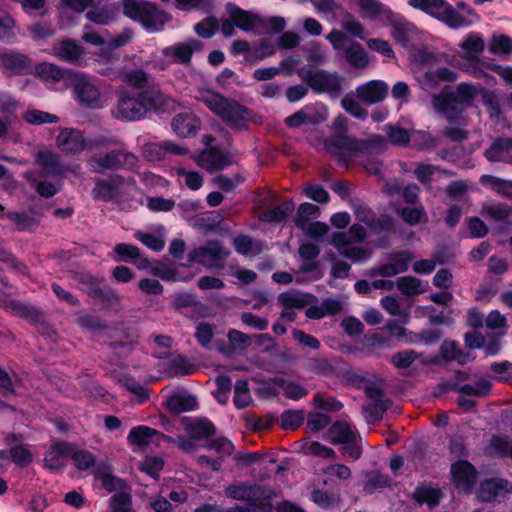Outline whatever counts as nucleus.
I'll list each match as a JSON object with an SVG mask.
<instances>
[{"label":"nucleus","mask_w":512,"mask_h":512,"mask_svg":"<svg viewBox=\"0 0 512 512\" xmlns=\"http://www.w3.org/2000/svg\"><path fill=\"white\" fill-rule=\"evenodd\" d=\"M492 384L489 380L485 378H480L472 384H464L459 385L458 393L467 395V396H475V397H486L491 393Z\"/></svg>","instance_id":"obj_46"},{"label":"nucleus","mask_w":512,"mask_h":512,"mask_svg":"<svg viewBox=\"0 0 512 512\" xmlns=\"http://www.w3.org/2000/svg\"><path fill=\"white\" fill-rule=\"evenodd\" d=\"M23 119L33 125H41L45 123H57L59 121L58 116L49 112L31 109L24 113Z\"/></svg>","instance_id":"obj_59"},{"label":"nucleus","mask_w":512,"mask_h":512,"mask_svg":"<svg viewBox=\"0 0 512 512\" xmlns=\"http://www.w3.org/2000/svg\"><path fill=\"white\" fill-rule=\"evenodd\" d=\"M253 115V110L230 99L221 119L232 129L244 131L248 129V123L252 120Z\"/></svg>","instance_id":"obj_13"},{"label":"nucleus","mask_w":512,"mask_h":512,"mask_svg":"<svg viewBox=\"0 0 512 512\" xmlns=\"http://www.w3.org/2000/svg\"><path fill=\"white\" fill-rule=\"evenodd\" d=\"M368 228L374 234H380L382 232L394 234L397 232V223L389 214H381L380 216L375 214Z\"/></svg>","instance_id":"obj_44"},{"label":"nucleus","mask_w":512,"mask_h":512,"mask_svg":"<svg viewBox=\"0 0 512 512\" xmlns=\"http://www.w3.org/2000/svg\"><path fill=\"white\" fill-rule=\"evenodd\" d=\"M57 146L66 154H77L84 151L87 142L83 133L74 128H64L56 138Z\"/></svg>","instance_id":"obj_16"},{"label":"nucleus","mask_w":512,"mask_h":512,"mask_svg":"<svg viewBox=\"0 0 512 512\" xmlns=\"http://www.w3.org/2000/svg\"><path fill=\"white\" fill-rule=\"evenodd\" d=\"M319 207L315 204L304 202L299 205L294 219L296 227L305 230L307 222L319 214Z\"/></svg>","instance_id":"obj_48"},{"label":"nucleus","mask_w":512,"mask_h":512,"mask_svg":"<svg viewBox=\"0 0 512 512\" xmlns=\"http://www.w3.org/2000/svg\"><path fill=\"white\" fill-rule=\"evenodd\" d=\"M295 206L291 199L284 200L275 207L264 211L259 219L269 224H279L285 221L294 211Z\"/></svg>","instance_id":"obj_29"},{"label":"nucleus","mask_w":512,"mask_h":512,"mask_svg":"<svg viewBox=\"0 0 512 512\" xmlns=\"http://www.w3.org/2000/svg\"><path fill=\"white\" fill-rule=\"evenodd\" d=\"M228 341L231 345L233 354L243 352L252 345L253 338L240 330L230 329L227 334Z\"/></svg>","instance_id":"obj_55"},{"label":"nucleus","mask_w":512,"mask_h":512,"mask_svg":"<svg viewBox=\"0 0 512 512\" xmlns=\"http://www.w3.org/2000/svg\"><path fill=\"white\" fill-rule=\"evenodd\" d=\"M156 437L157 441L166 436L158 430L145 425H138L133 427L127 436L130 444L138 447H146L153 443V438Z\"/></svg>","instance_id":"obj_27"},{"label":"nucleus","mask_w":512,"mask_h":512,"mask_svg":"<svg viewBox=\"0 0 512 512\" xmlns=\"http://www.w3.org/2000/svg\"><path fill=\"white\" fill-rule=\"evenodd\" d=\"M345 58L351 66L358 69L365 68L369 65L368 55L358 42H353L346 48Z\"/></svg>","instance_id":"obj_41"},{"label":"nucleus","mask_w":512,"mask_h":512,"mask_svg":"<svg viewBox=\"0 0 512 512\" xmlns=\"http://www.w3.org/2000/svg\"><path fill=\"white\" fill-rule=\"evenodd\" d=\"M203 43L196 39H190L187 42H180L164 49L166 56H172L177 63H190L194 52L200 51Z\"/></svg>","instance_id":"obj_22"},{"label":"nucleus","mask_w":512,"mask_h":512,"mask_svg":"<svg viewBox=\"0 0 512 512\" xmlns=\"http://www.w3.org/2000/svg\"><path fill=\"white\" fill-rule=\"evenodd\" d=\"M75 444L65 440H52L49 449L44 455V467L52 472L62 471L70 459Z\"/></svg>","instance_id":"obj_11"},{"label":"nucleus","mask_w":512,"mask_h":512,"mask_svg":"<svg viewBox=\"0 0 512 512\" xmlns=\"http://www.w3.org/2000/svg\"><path fill=\"white\" fill-rule=\"evenodd\" d=\"M226 11L228 12L229 17L235 21L236 27L240 30L249 32L266 27V21L264 18L239 7L235 3H227Z\"/></svg>","instance_id":"obj_14"},{"label":"nucleus","mask_w":512,"mask_h":512,"mask_svg":"<svg viewBox=\"0 0 512 512\" xmlns=\"http://www.w3.org/2000/svg\"><path fill=\"white\" fill-rule=\"evenodd\" d=\"M227 498L246 501L249 506L258 508L260 512H273L271 502L274 492L271 488L256 483L241 482L230 484L224 489Z\"/></svg>","instance_id":"obj_4"},{"label":"nucleus","mask_w":512,"mask_h":512,"mask_svg":"<svg viewBox=\"0 0 512 512\" xmlns=\"http://www.w3.org/2000/svg\"><path fill=\"white\" fill-rule=\"evenodd\" d=\"M93 161L97 166L96 171L103 172L104 170H132L136 167L138 158L132 152L115 149L102 157L93 158Z\"/></svg>","instance_id":"obj_8"},{"label":"nucleus","mask_w":512,"mask_h":512,"mask_svg":"<svg viewBox=\"0 0 512 512\" xmlns=\"http://www.w3.org/2000/svg\"><path fill=\"white\" fill-rule=\"evenodd\" d=\"M123 14L134 22L140 23L146 30H162L169 21V15L156 4L147 0H123Z\"/></svg>","instance_id":"obj_3"},{"label":"nucleus","mask_w":512,"mask_h":512,"mask_svg":"<svg viewBox=\"0 0 512 512\" xmlns=\"http://www.w3.org/2000/svg\"><path fill=\"white\" fill-rule=\"evenodd\" d=\"M359 8L367 17L371 19L381 17L384 23L390 17H394V11L379 0H359Z\"/></svg>","instance_id":"obj_34"},{"label":"nucleus","mask_w":512,"mask_h":512,"mask_svg":"<svg viewBox=\"0 0 512 512\" xmlns=\"http://www.w3.org/2000/svg\"><path fill=\"white\" fill-rule=\"evenodd\" d=\"M490 446L500 458L512 457V440L503 435H493Z\"/></svg>","instance_id":"obj_60"},{"label":"nucleus","mask_w":512,"mask_h":512,"mask_svg":"<svg viewBox=\"0 0 512 512\" xmlns=\"http://www.w3.org/2000/svg\"><path fill=\"white\" fill-rule=\"evenodd\" d=\"M8 306L16 315L27 319L31 324H38L43 320V313L33 305L18 300H10Z\"/></svg>","instance_id":"obj_40"},{"label":"nucleus","mask_w":512,"mask_h":512,"mask_svg":"<svg viewBox=\"0 0 512 512\" xmlns=\"http://www.w3.org/2000/svg\"><path fill=\"white\" fill-rule=\"evenodd\" d=\"M70 459H72L74 466L81 471L90 469L96 463V457L92 452L85 449H76V447L72 448Z\"/></svg>","instance_id":"obj_51"},{"label":"nucleus","mask_w":512,"mask_h":512,"mask_svg":"<svg viewBox=\"0 0 512 512\" xmlns=\"http://www.w3.org/2000/svg\"><path fill=\"white\" fill-rule=\"evenodd\" d=\"M197 300V296L191 292H180L174 296L172 306L174 310L185 317L190 308L194 305Z\"/></svg>","instance_id":"obj_61"},{"label":"nucleus","mask_w":512,"mask_h":512,"mask_svg":"<svg viewBox=\"0 0 512 512\" xmlns=\"http://www.w3.org/2000/svg\"><path fill=\"white\" fill-rule=\"evenodd\" d=\"M401 219L410 226L418 225L421 222H427L428 217L422 204L419 206H406L399 210Z\"/></svg>","instance_id":"obj_45"},{"label":"nucleus","mask_w":512,"mask_h":512,"mask_svg":"<svg viewBox=\"0 0 512 512\" xmlns=\"http://www.w3.org/2000/svg\"><path fill=\"white\" fill-rule=\"evenodd\" d=\"M92 300L98 304L102 310H117L121 304V296L107 283H104Z\"/></svg>","instance_id":"obj_30"},{"label":"nucleus","mask_w":512,"mask_h":512,"mask_svg":"<svg viewBox=\"0 0 512 512\" xmlns=\"http://www.w3.org/2000/svg\"><path fill=\"white\" fill-rule=\"evenodd\" d=\"M235 251L243 256L250 254L259 255L263 251V242L253 240L249 235L239 234L233 239Z\"/></svg>","instance_id":"obj_37"},{"label":"nucleus","mask_w":512,"mask_h":512,"mask_svg":"<svg viewBox=\"0 0 512 512\" xmlns=\"http://www.w3.org/2000/svg\"><path fill=\"white\" fill-rule=\"evenodd\" d=\"M304 420V410H285L280 416L281 428L294 431L304 423Z\"/></svg>","instance_id":"obj_49"},{"label":"nucleus","mask_w":512,"mask_h":512,"mask_svg":"<svg viewBox=\"0 0 512 512\" xmlns=\"http://www.w3.org/2000/svg\"><path fill=\"white\" fill-rule=\"evenodd\" d=\"M231 251L225 248L221 241L214 239L208 240L205 245L196 247L188 253L187 264L189 267L194 263L208 268H222Z\"/></svg>","instance_id":"obj_5"},{"label":"nucleus","mask_w":512,"mask_h":512,"mask_svg":"<svg viewBox=\"0 0 512 512\" xmlns=\"http://www.w3.org/2000/svg\"><path fill=\"white\" fill-rule=\"evenodd\" d=\"M202 155L204 161L213 170H223L233 164L230 153L223 151L218 146L209 148Z\"/></svg>","instance_id":"obj_36"},{"label":"nucleus","mask_w":512,"mask_h":512,"mask_svg":"<svg viewBox=\"0 0 512 512\" xmlns=\"http://www.w3.org/2000/svg\"><path fill=\"white\" fill-rule=\"evenodd\" d=\"M5 216L11 220L20 231L30 230L32 227L37 225V222L33 216H30L27 212H14L8 211L4 214H0V217Z\"/></svg>","instance_id":"obj_56"},{"label":"nucleus","mask_w":512,"mask_h":512,"mask_svg":"<svg viewBox=\"0 0 512 512\" xmlns=\"http://www.w3.org/2000/svg\"><path fill=\"white\" fill-rule=\"evenodd\" d=\"M398 290L407 297L420 295L424 292L421 288V281L414 276H403L397 280Z\"/></svg>","instance_id":"obj_54"},{"label":"nucleus","mask_w":512,"mask_h":512,"mask_svg":"<svg viewBox=\"0 0 512 512\" xmlns=\"http://www.w3.org/2000/svg\"><path fill=\"white\" fill-rule=\"evenodd\" d=\"M53 50L60 60L70 64H77L84 53L83 47L71 39L62 40Z\"/></svg>","instance_id":"obj_26"},{"label":"nucleus","mask_w":512,"mask_h":512,"mask_svg":"<svg viewBox=\"0 0 512 512\" xmlns=\"http://www.w3.org/2000/svg\"><path fill=\"white\" fill-rule=\"evenodd\" d=\"M169 368L175 376H189L196 372L194 364L190 363L187 358L181 354L169 361Z\"/></svg>","instance_id":"obj_58"},{"label":"nucleus","mask_w":512,"mask_h":512,"mask_svg":"<svg viewBox=\"0 0 512 512\" xmlns=\"http://www.w3.org/2000/svg\"><path fill=\"white\" fill-rule=\"evenodd\" d=\"M279 303L285 309H303L312 302H317V297L313 294H305L303 297L292 295L288 292H283L278 296Z\"/></svg>","instance_id":"obj_42"},{"label":"nucleus","mask_w":512,"mask_h":512,"mask_svg":"<svg viewBox=\"0 0 512 512\" xmlns=\"http://www.w3.org/2000/svg\"><path fill=\"white\" fill-rule=\"evenodd\" d=\"M303 79L314 92L327 93L333 98L342 95L343 85L346 81V78L338 72H329L323 69L308 70Z\"/></svg>","instance_id":"obj_6"},{"label":"nucleus","mask_w":512,"mask_h":512,"mask_svg":"<svg viewBox=\"0 0 512 512\" xmlns=\"http://www.w3.org/2000/svg\"><path fill=\"white\" fill-rule=\"evenodd\" d=\"M218 28V20L213 16H208L194 25V31L204 39L213 37Z\"/></svg>","instance_id":"obj_63"},{"label":"nucleus","mask_w":512,"mask_h":512,"mask_svg":"<svg viewBox=\"0 0 512 512\" xmlns=\"http://www.w3.org/2000/svg\"><path fill=\"white\" fill-rule=\"evenodd\" d=\"M365 478L363 489L368 494H372L379 489L391 488L393 484V480L388 474L376 470L366 472Z\"/></svg>","instance_id":"obj_38"},{"label":"nucleus","mask_w":512,"mask_h":512,"mask_svg":"<svg viewBox=\"0 0 512 512\" xmlns=\"http://www.w3.org/2000/svg\"><path fill=\"white\" fill-rule=\"evenodd\" d=\"M76 98L82 106L90 109L101 107V94L99 89L89 81L78 80L74 85Z\"/></svg>","instance_id":"obj_20"},{"label":"nucleus","mask_w":512,"mask_h":512,"mask_svg":"<svg viewBox=\"0 0 512 512\" xmlns=\"http://www.w3.org/2000/svg\"><path fill=\"white\" fill-rule=\"evenodd\" d=\"M303 109L308 125H319L327 119L328 109L324 104L320 102L306 104Z\"/></svg>","instance_id":"obj_47"},{"label":"nucleus","mask_w":512,"mask_h":512,"mask_svg":"<svg viewBox=\"0 0 512 512\" xmlns=\"http://www.w3.org/2000/svg\"><path fill=\"white\" fill-rule=\"evenodd\" d=\"M451 475L456 488L468 491L474 486L478 472L469 461L458 460L451 466Z\"/></svg>","instance_id":"obj_15"},{"label":"nucleus","mask_w":512,"mask_h":512,"mask_svg":"<svg viewBox=\"0 0 512 512\" xmlns=\"http://www.w3.org/2000/svg\"><path fill=\"white\" fill-rule=\"evenodd\" d=\"M365 395L372 401V407L369 410L370 416L374 420H381L384 413L391 407L392 400L385 398V391L375 384L367 385L364 389Z\"/></svg>","instance_id":"obj_19"},{"label":"nucleus","mask_w":512,"mask_h":512,"mask_svg":"<svg viewBox=\"0 0 512 512\" xmlns=\"http://www.w3.org/2000/svg\"><path fill=\"white\" fill-rule=\"evenodd\" d=\"M121 383L129 392L137 396L138 402L140 404L145 403L149 399L148 390L142 386L134 377L125 376L121 380Z\"/></svg>","instance_id":"obj_64"},{"label":"nucleus","mask_w":512,"mask_h":512,"mask_svg":"<svg viewBox=\"0 0 512 512\" xmlns=\"http://www.w3.org/2000/svg\"><path fill=\"white\" fill-rule=\"evenodd\" d=\"M385 25L391 27V35L401 47L406 50L413 47L414 38L418 35V28L414 23L394 12V17H390Z\"/></svg>","instance_id":"obj_10"},{"label":"nucleus","mask_w":512,"mask_h":512,"mask_svg":"<svg viewBox=\"0 0 512 512\" xmlns=\"http://www.w3.org/2000/svg\"><path fill=\"white\" fill-rule=\"evenodd\" d=\"M433 103L437 111L442 113L450 122L458 120L465 112V106L455 104L441 93L434 97Z\"/></svg>","instance_id":"obj_35"},{"label":"nucleus","mask_w":512,"mask_h":512,"mask_svg":"<svg viewBox=\"0 0 512 512\" xmlns=\"http://www.w3.org/2000/svg\"><path fill=\"white\" fill-rule=\"evenodd\" d=\"M9 456L11 461L21 468L27 467L33 461L31 451L23 444L11 446Z\"/></svg>","instance_id":"obj_57"},{"label":"nucleus","mask_w":512,"mask_h":512,"mask_svg":"<svg viewBox=\"0 0 512 512\" xmlns=\"http://www.w3.org/2000/svg\"><path fill=\"white\" fill-rule=\"evenodd\" d=\"M94 476L96 480L101 482L102 487L110 493H116L127 487L125 480L111 474L108 470H97Z\"/></svg>","instance_id":"obj_43"},{"label":"nucleus","mask_w":512,"mask_h":512,"mask_svg":"<svg viewBox=\"0 0 512 512\" xmlns=\"http://www.w3.org/2000/svg\"><path fill=\"white\" fill-rule=\"evenodd\" d=\"M186 430L191 439L200 441L209 439L216 434V426L208 418H198L186 426Z\"/></svg>","instance_id":"obj_31"},{"label":"nucleus","mask_w":512,"mask_h":512,"mask_svg":"<svg viewBox=\"0 0 512 512\" xmlns=\"http://www.w3.org/2000/svg\"><path fill=\"white\" fill-rule=\"evenodd\" d=\"M161 104V94L154 90H144L136 96L122 95L117 104L116 118L137 121L150 110H157Z\"/></svg>","instance_id":"obj_2"},{"label":"nucleus","mask_w":512,"mask_h":512,"mask_svg":"<svg viewBox=\"0 0 512 512\" xmlns=\"http://www.w3.org/2000/svg\"><path fill=\"white\" fill-rule=\"evenodd\" d=\"M482 103L487 108V111L491 118H498L502 111L500 106L499 97L494 91L481 89Z\"/></svg>","instance_id":"obj_62"},{"label":"nucleus","mask_w":512,"mask_h":512,"mask_svg":"<svg viewBox=\"0 0 512 512\" xmlns=\"http://www.w3.org/2000/svg\"><path fill=\"white\" fill-rule=\"evenodd\" d=\"M512 151V137H497L493 140L484 156L489 162H502Z\"/></svg>","instance_id":"obj_33"},{"label":"nucleus","mask_w":512,"mask_h":512,"mask_svg":"<svg viewBox=\"0 0 512 512\" xmlns=\"http://www.w3.org/2000/svg\"><path fill=\"white\" fill-rule=\"evenodd\" d=\"M444 494L438 487L431 484L420 483L412 492V499L418 504H427L429 508L436 507Z\"/></svg>","instance_id":"obj_25"},{"label":"nucleus","mask_w":512,"mask_h":512,"mask_svg":"<svg viewBox=\"0 0 512 512\" xmlns=\"http://www.w3.org/2000/svg\"><path fill=\"white\" fill-rule=\"evenodd\" d=\"M35 160L47 175L58 176L63 173L61 163L52 151H38Z\"/></svg>","instance_id":"obj_39"},{"label":"nucleus","mask_w":512,"mask_h":512,"mask_svg":"<svg viewBox=\"0 0 512 512\" xmlns=\"http://www.w3.org/2000/svg\"><path fill=\"white\" fill-rule=\"evenodd\" d=\"M38 76L46 81L58 82L65 76L66 71L55 64L42 62L35 67Z\"/></svg>","instance_id":"obj_53"},{"label":"nucleus","mask_w":512,"mask_h":512,"mask_svg":"<svg viewBox=\"0 0 512 512\" xmlns=\"http://www.w3.org/2000/svg\"><path fill=\"white\" fill-rule=\"evenodd\" d=\"M0 65L3 73L11 76H25L32 72L33 61L26 54L9 51L0 53Z\"/></svg>","instance_id":"obj_12"},{"label":"nucleus","mask_w":512,"mask_h":512,"mask_svg":"<svg viewBox=\"0 0 512 512\" xmlns=\"http://www.w3.org/2000/svg\"><path fill=\"white\" fill-rule=\"evenodd\" d=\"M215 325L211 324L209 322H199L195 326V333L194 337L197 341V343L205 349H208L210 347V344L213 340L214 334H215Z\"/></svg>","instance_id":"obj_52"},{"label":"nucleus","mask_w":512,"mask_h":512,"mask_svg":"<svg viewBox=\"0 0 512 512\" xmlns=\"http://www.w3.org/2000/svg\"><path fill=\"white\" fill-rule=\"evenodd\" d=\"M330 442L334 445L345 444L357 440L358 433L353 431L345 421H336L328 429Z\"/></svg>","instance_id":"obj_32"},{"label":"nucleus","mask_w":512,"mask_h":512,"mask_svg":"<svg viewBox=\"0 0 512 512\" xmlns=\"http://www.w3.org/2000/svg\"><path fill=\"white\" fill-rule=\"evenodd\" d=\"M512 492V485L503 478H490L484 480L479 487L478 497L485 502L494 501L499 496Z\"/></svg>","instance_id":"obj_18"},{"label":"nucleus","mask_w":512,"mask_h":512,"mask_svg":"<svg viewBox=\"0 0 512 512\" xmlns=\"http://www.w3.org/2000/svg\"><path fill=\"white\" fill-rule=\"evenodd\" d=\"M407 3L453 30L468 28L473 24L472 20L459 13L447 0H408Z\"/></svg>","instance_id":"obj_1"},{"label":"nucleus","mask_w":512,"mask_h":512,"mask_svg":"<svg viewBox=\"0 0 512 512\" xmlns=\"http://www.w3.org/2000/svg\"><path fill=\"white\" fill-rule=\"evenodd\" d=\"M166 408L171 414L179 415L196 410L198 401L195 395L174 393L167 398Z\"/></svg>","instance_id":"obj_24"},{"label":"nucleus","mask_w":512,"mask_h":512,"mask_svg":"<svg viewBox=\"0 0 512 512\" xmlns=\"http://www.w3.org/2000/svg\"><path fill=\"white\" fill-rule=\"evenodd\" d=\"M440 93L444 94V96H446L455 104L465 106L466 108L472 106V102L477 94V91L474 85L467 82H461L456 86L454 91L443 90Z\"/></svg>","instance_id":"obj_28"},{"label":"nucleus","mask_w":512,"mask_h":512,"mask_svg":"<svg viewBox=\"0 0 512 512\" xmlns=\"http://www.w3.org/2000/svg\"><path fill=\"white\" fill-rule=\"evenodd\" d=\"M388 263L379 267L372 268L368 275L370 277H393L400 273H404L409 269L411 261L414 259V253L409 250L393 252L388 255Z\"/></svg>","instance_id":"obj_9"},{"label":"nucleus","mask_w":512,"mask_h":512,"mask_svg":"<svg viewBox=\"0 0 512 512\" xmlns=\"http://www.w3.org/2000/svg\"><path fill=\"white\" fill-rule=\"evenodd\" d=\"M124 183L121 175H114L110 180L96 179L95 187L92 190V197L95 200L109 202L119 195L118 185Z\"/></svg>","instance_id":"obj_21"},{"label":"nucleus","mask_w":512,"mask_h":512,"mask_svg":"<svg viewBox=\"0 0 512 512\" xmlns=\"http://www.w3.org/2000/svg\"><path fill=\"white\" fill-rule=\"evenodd\" d=\"M201 121L191 113H179L172 119L171 126L181 138L193 137L200 129Z\"/></svg>","instance_id":"obj_23"},{"label":"nucleus","mask_w":512,"mask_h":512,"mask_svg":"<svg viewBox=\"0 0 512 512\" xmlns=\"http://www.w3.org/2000/svg\"><path fill=\"white\" fill-rule=\"evenodd\" d=\"M384 131L387 134L389 142L395 146H406L410 142L408 130L399 125L386 124Z\"/></svg>","instance_id":"obj_50"},{"label":"nucleus","mask_w":512,"mask_h":512,"mask_svg":"<svg viewBox=\"0 0 512 512\" xmlns=\"http://www.w3.org/2000/svg\"><path fill=\"white\" fill-rule=\"evenodd\" d=\"M389 86L382 80H371L356 88L357 97L366 104H376L388 95Z\"/></svg>","instance_id":"obj_17"},{"label":"nucleus","mask_w":512,"mask_h":512,"mask_svg":"<svg viewBox=\"0 0 512 512\" xmlns=\"http://www.w3.org/2000/svg\"><path fill=\"white\" fill-rule=\"evenodd\" d=\"M325 148L337 158L338 165L341 167H348L351 157L362 153L360 139L343 134H336L326 139Z\"/></svg>","instance_id":"obj_7"}]
</instances>
